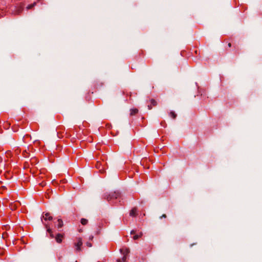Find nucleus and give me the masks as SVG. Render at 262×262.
Here are the masks:
<instances>
[{
	"label": "nucleus",
	"mask_w": 262,
	"mask_h": 262,
	"mask_svg": "<svg viewBox=\"0 0 262 262\" xmlns=\"http://www.w3.org/2000/svg\"><path fill=\"white\" fill-rule=\"evenodd\" d=\"M6 156L8 157V156H10L11 152H10V151H7V152H6Z\"/></svg>",
	"instance_id": "19"
},
{
	"label": "nucleus",
	"mask_w": 262,
	"mask_h": 262,
	"mask_svg": "<svg viewBox=\"0 0 262 262\" xmlns=\"http://www.w3.org/2000/svg\"><path fill=\"white\" fill-rule=\"evenodd\" d=\"M120 195V194L119 192H113L110 194H108L106 198V199L107 201H110L113 199H117L118 198Z\"/></svg>",
	"instance_id": "1"
},
{
	"label": "nucleus",
	"mask_w": 262,
	"mask_h": 262,
	"mask_svg": "<svg viewBox=\"0 0 262 262\" xmlns=\"http://www.w3.org/2000/svg\"><path fill=\"white\" fill-rule=\"evenodd\" d=\"M228 46L229 47H231V43H229Z\"/></svg>",
	"instance_id": "23"
},
{
	"label": "nucleus",
	"mask_w": 262,
	"mask_h": 262,
	"mask_svg": "<svg viewBox=\"0 0 262 262\" xmlns=\"http://www.w3.org/2000/svg\"><path fill=\"white\" fill-rule=\"evenodd\" d=\"M23 155H24V157L25 158L29 157V154L28 153V152L26 150L24 151Z\"/></svg>",
	"instance_id": "16"
},
{
	"label": "nucleus",
	"mask_w": 262,
	"mask_h": 262,
	"mask_svg": "<svg viewBox=\"0 0 262 262\" xmlns=\"http://www.w3.org/2000/svg\"><path fill=\"white\" fill-rule=\"evenodd\" d=\"M148 108L149 110H151L152 108L151 104V105H148Z\"/></svg>",
	"instance_id": "22"
},
{
	"label": "nucleus",
	"mask_w": 262,
	"mask_h": 262,
	"mask_svg": "<svg viewBox=\"0 0 262 262\" xmlns=\"http://www.w3.org/2000/svg\"><path fill=\"white\" fill-rule=\"evenodd\" d=\"M36 2H34L33 4H30V5H29L27 7V9H31L32 8H33L34 6L36 5Z\"/></svg>",
	"instance_id": "12"
},
{
	"label": "nucleus",
	"mask_w": 262,
	"mask_h": 262,
	"mask_svg": "<svg viewBox=\"0 0 262 262\" xmlns=\"http://www.w3.org/2000/svg\"><path fill=\"white\" fill-rule=\"evenodd\" d=\"M48 232L50 233L51 237L53 238L54 237L53 234L51 229L48 228L47 229Z\"/></svg>",
	"instance_id": "15"
},
{
	"label": "nucleus",
	"mask_w": 262,
	"mask_h": 262,
	"mask_svg": "<svg viewBox=\"0 0 262 262\" xmlns=\"http://www.w3.org/2000/svg\"><path fill=\"white\" fill-rule=\"evenodd\" d=\"M93 238V236L90 237V238H91V239H92Z\"/></svg>",
	"instance_id": "26"
},
{
	"label": "nucleus",
	"mask_w": 262,
	"mask_h": 262,
	"mask_svg": "<svg viewBox=\"0 0 262 262\" xmlns=\"http://www.w3.org/2000/svg\"><path fill=\"white\" fill-rule=\"evenodd\" d=\"M16 207L15 206V207H13L12 205H11V208L12 209H15Z\"/></svg>",
	"instance_id": "24"
},
{
	"label": "nucleus",
	"mask_w": 262,
	"mask_h": 262,
	"mask_svg": "<svg viewBox=\"0 0 262 262\" xmlns=\"http://www.w3.org/2000/svg\"><path fill=\"white\" fill-rule=\"evenodd\" d=\"M63 237V235L61 234H57L55 237V239L57 243H61L62 241V239Z\"/></svg>",
	"instance_id": "3"
},
{
	"label": "nucleus",
	"mask_w": 262,
	"mask_h": 262,
	"mask_svg": "<svg viewBox=\"0 0 262 262\" xmlns=\"http://www.w3.org/2000/svg\"><path fill=\"white\" fill-rule=\"evenodd\" d=\"M137 208H133L129 212V215L131 216H136L137 214Z\"/></svg>",
	"instance_id": "4"
},
{
	"label": "nucleus",
	"mask_w": 262,
	"mask_h": 262,
	"mask_svg": "<svg viewBox=\"0 0 262 262\" xmlns=\"http://www.w3.org/2000/svg\"><path fill=\"white\" fill-rule=\"evenodd\" d=\"M23 10V8L21 7H19L15 12V14H19Z\"/></svg>",
	"instance_id": "13"
},
{
	"label": "nucleus",
	"mask_w": 262,
	"mask_h": 262,
	"mask_svg": "<svg viewBox=\"0 0 262 262\" xmlns=\"http://www.w3.org/2000/svg\"><path fill=\"white\" fill-rule=\"evenodd\" d=\"M121 252L124 255H125L126 257H127V255L129 253V250L127 248H123L121 249Z\"/></svg>",
	"instance_id": "6"
},
{
	"label": "nucleus",
	"mask_w": 262,
	"mask_h": 262,
	"mask_svg": "<svg viewBox=\"0 0 262 262\" xmlns=\"http://www.w3.org/2000/svg\"><path fill=\"white\" fill-rule=\"evenodd\" d=\"M58 225H57L58 228H61L63 226V222H62V220L58 219Z\"/></svg>",
	"instance_id": "7"
},
{
	"label": "nucleus",
	"mask_w": 262,
	"mask_h": 262,
	"mask_svg": "<svg viewBox=\"0 0 262 262\" xmlns=\"http://www.w3.org/2000/svg\"><path fill=\"white\" fill-rule=\"evenodd\" d=\"M126 256L123 255V257H122V258L121 259H117V262H125V261L126 260Z\"/></svg>",
	"instance_id": "10"
},
{
	"label": "nucleus",
	"mask_w": 262,
	"mask_h": 262,
	"mask_svg": "<svg viewBox=\"0 0 262 262\" xmlns=\"http://www.w3.org/2000/svg\"><path fill=\"white\" fill-rule=\"evenodd\" d=\"M138 112V110L137 108H133L130 110V115H134Z\"/></svg>",
	"instance_id": "8"
},
{
	"label": "nucleus",
	"mask_w": 262,
	"mask_h": 262,
	"mask_svg": "<svg viewBox=\"0 0 262 262\" xmlns=\"http://www.w3.org/2000/svg\"><path fill=\"white\" fill-rule=\"evenodd\" d=\"M82 239H81V238H79L78 239L77 242L75 244L76 250L78 251H80V250H81L80 247L82 246Z\"/></svg>",
	"instance_id": "2"
},
{
	"label": "nucleus",
	"mask_w": 262,
	"mask_h": 262,
	"mask_svg": "<svg viewBox=\"0 0 262 262\" xmlns=\"http://www.w3.org/2000/svg\"><path fill=\"white\" fill-rule=\"evenodd\" d=\"M169 116L172 117L173 119L176 118L177 115L175 114L174 112H170L169 113Z\"/></svg>",
	"instance_id": "9"
},
{
	"label": "nucleus",
	"mask_w": 262,
	"mask_h": 262,
	"mask_svg": "<svg viewBox=\"0 0 262 262\" xmlns=\"http://www.w3.org/2000/svg\"><path fill=\"white\" fill-rule=\"evenodd\" d=\"M134 233V231H132L131 232V234H133Z\"/></svg>",
	"instance_id": "25"
},
{
	"label": "nucleus",
	"mask_w": 262,
	"mask_h": 262,
	"mask_svg": "<svg viewBox=\"0 0 262 262\" xmlns=\"http://www.w3.org/2000/svg\"><path fill=\"white\" fill-rule=\"evenodd\" d=\"M81 223L83 225H86L88 223V220L86 219H82L81 220Z\"/></svg>",
	"instance_id": "11"
},
{
	"label": "nucleus",
	"mask_w": 262,
	"mask_h": 262,
	"mask_svg": "<svg viewBox=\"0 0 262 262\" xmlns=\"http://www.w3.org/2000/svg\"><path fill=\"white\" fill-rule=\"evenodd\" d=\"M100 163L99 162H97V165H96V167L97 168H100Z\"/></svg>",
	"instance_id": "18"
},
{
	"label": "nucleus",
	"mask_w": 262,
	"mask_h": 262,
	"mask_svg": "<svg viewBox=\"0 0 262 262\" xmlns=\"http://www.w3.org/2000/svg\"><path fill=\"white\" fill-rule=\"evenodd\" d=\"M163 217H164V218H166V215L165 214H163V215L160 217V218H161V219H162V218H163Z\"/></svg>",
	"instance_id": "20"
},
{
	"label": "nucleus",
	"mask_w": 262,
	"mask_h": 262,
	"mask_svg": "<svg viewBox=\"0 0 262 262\" xmlns=\"http://www.w3.org/2000/svg\"><path fill=\"white\" fill-rule=\"evenodd\" d=\"M142 235V234H140V235H135L133 236L134 239L136 240L139 238Z\"/></svg>",
	"instance_id": "17"
},
{
	"label": "nucleus",
	"mask_w": 262,
	"mask_h": 262,
	"mask_svg": "<svg viewBox=\"0 0 262 262\" xmlns=\"http://www.w3.org/2000/svg\"><path fill=\"white\" fill-rule=\"evenodd\" d=\"M150 103L152 106H156L157 104V102L154 99H151Z\"/></svg>",
	"instance_id": "14"
},
{
	"label": "nucleus",
	"mask_w": 262,
	"mask_h": 262,
	"mask_svg": "<svg viewBox=\"0 0 262 262\" xmlns=\"http://www.w3.org/2000/svg\"><path fill=\"white\" fill-rule=\"evenodd\" d=\"M86 245H87V246H88V247H91V246H92L91 244V243H86Z\"/></svg>",
	"instance_id": "21"
},
{
	"label": "nucleus",
	"mask_w": 262,
	"mask_h": 262,
	"mask_svg": "<svg viewBox=\"0 0 262 262\" xmlns=\"http://www.w3.org/2000/svg\"><path fill=\"white\" fill-rule=\"evenodd\" d=\"M43 218L45 220H51L52 219V217L50 215L49 213H46L43 215Z\"/></svg>",
	"instance_id": "5"
}]
</instances>
